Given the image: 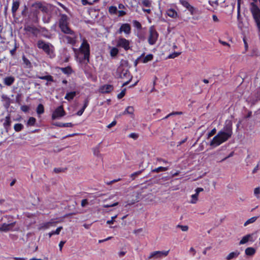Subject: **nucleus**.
<instances>
[{
	"mask_svg": "<svg viewBox=\"0 0 260 260\" xmlns=\"http://www.w3.org/2000/svg\"><path fill=\"white\" fill-rule=\"evenodd\" d=\"M232 136L228 134L223 132V131H220L211 141L210 145L214 147L218 146L226 142Z\"/></svg>",
	"mask_w": 260,
	"mask_h": 260,
	"instance_id": "nucleus-1",
	"label": "nucleus"
},
{
	"mask_svg": "<svg viewBox=\"0 0 260 260\" xmlns=\"http://www.w3.org/2000/svg\"><path fill=\"white\" fill-rule=\"evenodd\" d=\"M69 18L65 14H61L60 18L58 21V26L63 33H69L72 32V29L69 26Z\"/></svg>",
	"mask_w": 260,
	"mask_h": 260,
	"instance_id": "nucleus-2",
	"label": "nucleus"
},
{
	"mask_svg": "<svg viewBox=\"0 0 260 260\" xmlns=\"http://www.w3.org/2000/svg\"><path fill=\"white\" fill-rule=\"evenodd\" d=\"M79 50L80 53L84 55L83 59L86 61V63H88L90 56V46L86 40H83Z\"/></svg>",
	"mask_w": 260,
	"mask_h": 260,
	"instance_id": "nucleus-3",
	"label": "nucleus"
},
{
	"mask_svg": "<svg viewBox=\"0 0 260 260\" xmlns=\"http://www.w3.org/2000/svg\"><path fill=\"white\" fill-rule=\"evenodd\" d=\"M37 47L42 49L47 55H51L53 53L52 48L53 46L49 43H46L43 40H39L37 42Z\"/></svg>",
	"mask_w": 260,
	"mask_h": 260,
	"instance_id": "nucleus-4",
	"label": "nucleus"
},
{
	"mask_svg": "<svg viewBox=\"0 0 260 260\" xmlns=\"http://www.w3.org/2000/svg\"><path fill=\"white\" fill-rule=\"evenodd\" d=\"M158 38V33L155 29L153 25L151 26L149 28V36L148 42L149 45H153L155 44Z\"/></svg>",
	"mask_w": 260,
	"mask_h": 260,
	"instance_id": "nucleus-5",
	"label": "nucleus"
},
{
	"mask_svg": "<svg viewBox=\"0 0 260 260\" xmlns=\"http://www.w3.org/2000/svg\"><path fill=\"white\" fill-rule=\"evenodd\" d=\"M5 218L7 219L8 220L9 223H3L1 226H0V232H8L9 231H11L14 225L16 224L15 221H13V216L11 215H6Z\"/></svg>",
	"mask_w": 260,
	"mask_h": 260,
	"instance_id": "nucleus-6",
	"label": "nucleus"
},
{
	"mask_svg": "<svg viewBox=\"0 0 260 260\" xmlns=\"http://www.w3.org/2000/svg\"><path fill=\"white\" fill-rule=\"evenodd\" d=\"M66 35H64L62 36V40L64 42H66L67 44H71L73 46H74L76 42L77 39V35L76 32L72 30V32H70L69 33H64Z\"/></svg>",
	"mask_w": 260,
	"mask_h": 260,
	"instance_id": "nucleus-7",
	"label": "nucleus"
},
{
	"mask_svg": "<svg viewBox=\"0 0 260 260\" xmlns=\"http://www.w3.org/2000/svg\"><path fill=\"white\" fill-rule=\"evenodd\" d=\"M169 252L167 251H155L150 253L149 256L146 258V260H149L151 258L157 259L167 256Z\"/></svg>",
	"mask_w": 260,
	"mask_h": 260,
	"instance_id": "nucleus-8",
	"label": "nucleus"
},
{
	"mask_svg": "<svg viewBox=\"0 0 260 260\" xmlns=\"http://www.w3.org/2000/svg\"><path fill=\"white\" fill-rule=\"evenodd\" d=\"M66 115V112L63 109L62 106H60L55 109L52 114V119L55 120L64 116Z\"/></svg>",
	"mask_w": 260,
	"mask_h": 260,
	"instance_id": "nucleus-9",
	"label": "nucleus"
},
{
	"mask_svg": "<svg viewBox=\"0 0 260 260\" xmlns=\"http://www.w3.org/2000/svg\"><path fill=\"white\" fill-rule=\"evenodd\" d=\"M117 46L123 48L125 50L127 51L129 49V42L123 38H119L117 41Z\"/></svg>",
	"mask_w": 260,
	"mask_h": 260,
	"instance_id": "nucleus-10",
	"label": "nucleus"
},
{
	"mask_svg": "<svg viewBox=\"0 0 260 260\" xmlns=\"http://www.w3.org/2000/svg\"><path fill=\"white\" fill-rule=\"evenodd\" d=\"M223 132L228 134L231 136L233 135V122L231 120H226L225 122L223 129Z\"/></svg>",
	"mask_w": 260,
	"mask_h": 260,
	"instance_id": "nucleus-11",
	"label": "nucleus"
},
{
	"mask_svg": "<svg viewBox=\"0 0 260 260\" xmlns=\"http://www.w3.org/2000/svg\"><path fill=\"white\" fill-rule=\"evenodd\" d=\"M118 34L124 32L125 35H129L131 33V26L129 23H122L117 31Z\"/></svg>",
	"mask_w": 260,
	"mask_h": 260,
	"instance_id": "nucleus-12",
	"label": "nucleus"
},
{
	"mask_svg": "<svg viewBox=\"0 0 260 260\" xmlns=\"http://www.w3.org/2000/svg\"><path fill=\"white\" fill-rule=\"evenodd\" d=\"M240 2L241 0H237V19H238V27L242 30L244 27V24L243 22V18L240 14Z\"/></svg>",
	"mask_w": 260,
	"mask_h": 260,
	"instance_id": "nucleus-13",
	"label": "nucleus"
},
{
	"mask_svg": "<svg viewBox=\"0 0 260 260\" xmlns=\"http://www.w3.org/2000/svg\"><path fill=\"white\" fill-rule=\"evenodd\" d=\"M116 73L117 78H123L129 74V72L127 70H124L123 66H119L117 68Z\"/></svg>",
	"mask_w": 260,
	"mask_h": 260,
	"instance_id": "nucleus-14",
	"label": "nucleus"
},
{
	"mask_svg": "<svg viewBox=\"0 0 260 260\" xmlns=\"http://www.w3.org/2000/svg\"><path fill=\"white\" fill-rule=\"evenodd\" d=\"M32 7L36 10H40L44 13H47L48 11V8L43 5L41 2H37L32 5Z\"/></svg>",
	"mask_w": 260,
	"mask_h": 260,
	"instance_id": "nucleus-15",
	"label": "nucleus"
},
{
	"mask_svg": "<svg viewBox=\"0 0 260 260\" xmlns=\"http://www.w3.org/2000/svg\"><path fill=\"white\" fill-rule=\"evenodd\" d=\"M114 89L113 85L111 84H106L100 87L99 91L102 93H108L111 92Z\"/></svg>",
	"mask_w": 260,
	"mask_h": 260,
	"instance_id": "nucleus-16",
	"label": "nucleus"
},
{
	"mask_svg": "<svg viewBox=\"0 0 260 260\" xmlns=\"http://www.w3.org/2000/svg\"><path fill=\"white\" fill-rule=\"evenodd\" d=\"M204 190V189L202 187H198L196 189V193L191 195V200L190 201V203L191 204H196L198 200L199 194L200 192H202Z\"/></svg>",
	"mask_w": 260,
	"mask_h": 260,
	"instance_id": "nucleus-17",
	"label": "nucleus"
},
{
	"mask_svg": "<svg viewBox=\"0 0 260 260\" xmlns=\"http://www.w3.org/2000/svg\"><path fill=\"white\" fill-rule=\"evenodd\" d=\"M56 222L54 221L53 219H51L49 221L43 223L41 224L40 230H46L49 229L51 226L55 225Z\"/></svg>",
	"mask_w": 260,
	"mask_h": 260,
	"instance_id": "nucleus-18",
	"label": "nucleus"
},
{
	"mask_svg": "<svg viewBox=\"0 0 260 260\" xmlns=\"http://www.w3.org/2000/svg\"><path fill=\"white\" fill-rule=\"evenodd\" d=\"M20 6L19 0H13L12 6V13L13 16H15L17 11L18 10Z\"/></svg>",
	"mask_w": 260,
	"mask_h": 260,
	"instance_id": "nucleus-19",
	"label": "nucleus"
},
{
	"mask_svg": "<svg viewBox=\"0 0 260 260\" xmlns=\"http://www.w3.org/2000/svg\"><path fill=\"white\" fill-rule=\"evenodd\" d=\"M89 102V100L88 98H86L84 100V105H83L82 108L76 113L77 115L81 116L83 114L85 109L88 106Z\"/></svg>",
	"mask_w": 260,
	"mask_h": 260,
	"instance_id": "nucleus-20",
	"label": "nucleus"
},
{
	"mask_svg": "<svg viewBox=\"0 0 260 260\" xmlns=\"http://www.w3.org/2000/svg\"><path fill=\"white\" fill-rule=\"evenodd\" d=\"M15 80V78L13 76H8L4 79V83L5 85L10 86L14 83Z\"/></svg>",
	"mask_w": 260,
	"mask_h": 260,
	"instance_id": "nucleus-21",
	"label": "nucleus"
},
{
	"mask_svg": "<svg viewBox=\"0 0 260 260\" xmlns=\"http://www.w3.org/2000/svg\"><path fill=\"white\" fill-rule=\"evenodd\" d=\"M57 68L60 70L63 74L67 75H70L73 73V70L70 66H68L65 68L58 67Z\"/></svg>",
	"mask_w": 260,
	"mask_h": 260,
	"instance_id": "nucleus-22",
	"label": "nucleus"
},
{
	"mask_svg": "<svg viewBox=\"0 0 260 260\" xmlns=\"http://www.w3.org/2000/svg\"><path fill=\"white\" fill-rule=\"evenodd\" d=\"M2 99L4 102L5 107L6 108L9 107L11 103V99L7 95L3 94L2 95Z\"/></svg>",
	"mask_w": 260,
	"mask_h": 260,
	"instance_id": "nucleus-23",
	"label": "nucleus"
},
{
	"mask_svg": "<svg viewBox=\"0 0 260 260\" xmlns=\"http://www.w3.org/2000/svg\"><path fill=\"white\" fill-rule=\"evenodd\" d=\"M11 124V116L10 115H7L5 117V122H4V126L6 129H8Z\"/></svg>",
	"mask_w": 260,
	"mask_h": 260,
	"instance_id": "nucleus-24",
	"label": "nucleus"
},
{
	"mask_svg": "<svg viewBox=\"0 0 260 260\" xmlns=\"http://www.w3.org/2000/svg\"><path fill=\"white\" fill-rule=\"evenodd\" d=\"M239 254L240 252L238 251V250L232 252L227 255V256L226 257V259L230 260L234 258H236L238 257Z\"/></svg>",
	"mask_w": 260,
	"mask_h": 260,
	"instance_id": "nucleus-25",
	"label": "nucleus"
},
{
	"mask_svg": "<svg viewBox=\"0 0 260 260\" xmlns=\"http://www.w3.org/2000/svg\"><path fill=\"white\" fill-rule=\"evenodd\" d=\"M76 91H71L69 92H67L64 97V99L69 101H70L73 100V99L76 96Z\"/></svg>",
	"mask_w": 260,
	"mask_h": 260,
	"instance_id": "nucleus-26",
	"label": "nucleus"
},
{
	"mask_svg": "<svg viewBox=\"0 0 260 260\" xmlns=\"http://www.w3.org/2000/svg\"><path fill=\"white\" fill-rule=\"evenodd\" d=\"M245 254L248 256H252L255 253V249L253 247H248L245 249Z\"/></svg>",
	"mask_w": 260,
	"mask_h": 260,
	"instance_id": "nucleus-27",
	"label": "nucleus"
},
{
	"mask_svg": "<svg viewBox=\"0 0 260 260\" xmlns=\"http://www.w3.org/2000/svg\"><path fill=\"white\" fill-rule=\"evenodd\" d=\"M141 5L144 7H152V1L150 0H142L141 1Z\"/></svg>",
	"mask_w": 260,
	"mask_h": 260,
	"instance_id": "nucleus-28",
	"label": "nucleus"
},
{
	"mask_svg": "<svg viewBox=\"0 0 260 260\" xmlns=\"http://www.w3.org/2000/svg\"><path fill=\"white\" fill-rule=\"evenodd\" d=\"M36 77L40 79L46 80L49 82H53V77L50 75L44 76H37Z\"/></svg>",
	"mask_w": 260,
	"mask_h": 260,
	"instance_id": "nucleus-29",
	"label": "nucleus"
},
{
	"mask_svg": "<svg viewBox=\"0 0 260 260\" xmlns=\"http://www.w3.org/2000/svg\"><path fill=\"white\" fill-rule=\"evenodd\" d=\"M24 30H25L26 31L30 32L32 34H34L38 30V29L36 27L34 26L27 25L24 27Z\"/></svg>",
	"mask_w": 260,
	"mask_h": 260,
	"instance_id": "nucleus-30",
	"label": "nucleus"
},
{
	"mask_svg": "<svg viewBox=\"0 0 260 260\" xmlns=\"http://www.w3.org/2000/svg\"><path fill=\"white\" fill-rule=\"evenodd\" d=\"M108 12L111 15H115L117 13L118 10L116 6H111L109 7Z\"/></svg>",
	"mask_w": 260,
	"mask_h": 260,
	"instance_id": "nucleus-31",
	"label": "nucleus"
},
{
	"mask_svg": "<svg viewBox=\"0 0 260 260\" xmlns=\"http://www.w3.org/2000/svg\"><path fill=\"white\" fill-rule=\"evenodd\" d=\"M56 125L57 126H59L60 127H73L74 126V124H72L71 122H68V123H62V122H58L56 124Z\"/></svg>",
	"mask_w": 260,
	"mask_h": 260,
	"instance_id": "nucleus-32",
	"label": "nucleus"
},
{
	"mask_svg": "<svg viewBox=\"0 0 260 260\" xmlns=\"http://www.w3.org/2000/svg\"><path fill=\"white\" fill-rule=\"evenodd\" d=\"M36 112L39 115L42 114L44 113V107L43 104H40L38 105L36 109Z\"/></svg>",
	"mask_w": 260,
	"mask_h": 260,
	"instance_id": "nucleus-33",
	"label": "nucleus"
},
{
	"mask_svg": "<svg viewBox=\"0 0 260 260\" xmlns=\"http://www.w3.org/2000/svg\"><path fill=\"white\" fill-rule=\"evenodd\" d=\"M167 15L170 17L175 18L177 16V13L175 10L170 9L167 11Z\"/></svg>",
	"mask_w": 260,
	"mask_h": 260,
	"instance_id": "nucleus-34",
	"label": "nucleus"
},
{
	"mask_svg": "<svg viewBox=\"0 0 260 260\" xmlns=\"http://www.w3.org/2000/svg\"><path fill=\"white\" fill-rule=\"evenodd\" d=\"M251 237V235L250 234H248V235L244 236L242 238V239L240 240L239 244L240 245L245 244L249 240V239Z\"/></svg>",
	"mask_w": 260,
	"mask_h": 260,
	"instance_id": "nucleus-35",
	"label": "nucleus"
},
{
	"mask_svg": "<svg viewBox=\"0 0 260 260\" xmlns=\"http://www.w3.org/2000/svg\"><path fill=\"white\" fill-rule=\"evenodd\" d=\"M153 58V55L152 54L147 55L142 60L143 63H147L148 61H151Z\"/></svg>",
	"mask_w": 260,
	"mask_h": 260,
	"instance_id": "nucleus-36",
	"label": "nucleus"
},
{
	"mask_svg": "<svg viewBox=\"0 0 260 260\" xmlns=\"http://www.w3.org/2000/svg\"><path fill=\"white\" fill-rule=\"evenodd\" d=\"M134 112V107L132 106H128L124 111L123 114L124 115L128 114H133Z\"/></svg>",
	"mask_w": 260,
	"mask_h": 260,
	"instance_id": "nucleus-37",
	"label": "nucleus"
},
{
	"mask_svg": "<svg viewBox=\"0 0 260 260\" xmlns=\"http://www.w3.org/2000/svg\"><path fill=\"white\" fill-rule=\"evenodd\" d=\"M168 170V167H159L152 170V172L158 173L162 171H166Z\"/></svg>",
	"mask_w": 260,
	"mask_h": 260,
	"instance_id": "nucleus-38",
	"label": "nucleus"
},
{
	"mask_svg": "<svg viewBox=\"0 0 260 260\" xmlns=\"http://www.w3.org/2000/svg\"><path fill=\"white\" fill-rule=\"evenodd\" d=\"M62 229V226H59L56 229L55 231H52L48 234L49 237H51L53 235L59 234L61 230Z\"/></svg>",
	"mask_w": 260,
	"mask_h": 260,
	"instance_id": "nucleus-39",
	"label": "nucleus"
},
{
	"mask_svg": "<svg viewBox=\"0 0 260 260\" xmlns=\"http://www.w3.org/2000/svg\"><path fill=\"white\" fill-rule=\"evenodd\" d=\"M22 60L24 64L25 65V67L27 68H31V63L30 61L24 56H22Z\"/></svg>",
	"mask_w": 260,
	"mask_h": 260,
	"instance_id": "nucleus-40",
	"label": "nucleus"
},
{
	"mask_svg": "<svg viewBox=\"0 0 260 260\" xmlns=\"http://www.w3.org/2000/svg\"><path fill=\"white\" fill-rule=\"evenodd\" d=\"M257 219V217L256 216H254V217H252L249 219H248L244 224V226H247V225H248L249 224H250V223H252L253 222H254L256 219Z\"/></svg>",
	"mask_w": 260,
	"mask_h": 260,
	"instance_id": "nucleus-41",
	"label": "nucleus"
},
{
	"mask_svg": "<svg viewBox=\"0 0 260 260\" xmlns=\"http://www.w3.org/2000/svg\"><path fill=\"white\" fill-rule=\"evenodd\" d=\"M23 127V125L21 123H16L14 126V130L17 132H20Z\"/></svg>",
	"mask_w": 260,
	"mask_h": 260,
	"instance_id": "nucleus-42",
	"label": "nucleus"
},
{
	"mask_svg": "<svg viewBox=\"0 0 260 260\" xmlns=\"http://www.w3.org/2000/svg\"><path fill=\"white\" fill-rule=\"evenodd\" d=\"M119 50L116 47H113L110 50V55L112 57L116 56L118 53Z\"/></svg>",
	"mask_w": 260,
	"mask_h": 260,
	"instance_id": "nucleus-43",
	"label": "nucleus"
},
{
	"mask_svg": "<svg viewBox=\"0 0 260 260\" xmlns=\"http://www.w3.org/2000/svg\"><path fill=\"white\" fill-rule=\"evenodd\" d=\"M36 122V119L33 117H30L27 122V124L29 126H34Z\"/></svg>",
	"mask_w": 260,
	"mask_h": 260,
	"instance_id": "nucleus-44",
	"label": "nucleus"
},
{
	"mask_svg": "<svg viewBox=\"0 0 260 260\" xmlns=\"http://www.w3.org/2000/svg\"><path fill=\"white\" fill-rule=\"evenodd\" d=\"M133 25L135 27H136L138 29H142V25L140 22L138 21L135 20L133 21Z\"/></svg>",
	"mask_w": 260,
	"mask_h": 260,
	"instance_id": "nucleus-45",
	"label": "nucleus"
},
{
	"mask_svg": "<svg viewBox=\"0 0 260 260\" xmlns=\"http://www.w3.org/2000/svg\"><path fill=\"white\" fill-rule=\"evenodd\" d=\"M187 10L189 11L191 15H193L197 13V10L194 7L190 5V6L187 9Z\"/></svg>",
	"mask_w": 260,
	"mask_h": 260,
	"instance_id": "nucleus-46",
	"label": "nucleus"
},
{
	"mask_svg": "<svg viewBox=\"0 0 260 260\" xmlns=\"http://www.w3.org/2000/svg\"><path fill=\"white\" fill-rule=\"evenodd\" d=\"M181 4L187 9L190 6V4L186 0L180 1Z\"/></svg>",
	"mask_w": 260,
	"mask_h": 260,
	"instance_id": "nucleus-47",
	"label": "nucleus"
},
{
	"mask_svg": "<svg viewBox=\"0 0 260 260\" xmlns=\"http://www.w3.org/2000/svg\"><path fill=\"white\" fill-rule=\"evenodd\" d=\"M143 171V170L134 172V173L132 174L131 175V177L132 178V180H134L135 178L138 176V175H140L142 172Z\"/></svg>",
	"mask_w": 260,
	"mask_h": 260,
	"instance_id": "nucleus-48",
	"label": "nucleus"
},
{
	"mask_svg": "<svg viewBox=\"0 0 260 260\" xmlns=\"http://www.w3.org/2000/svg\"><path fill=\"white\" fill-rule=\"evenodd\" d=\"M125 92H126V89L124 88L123 90H121V91L119 94H118L117 98L118 99H122L125 95Z\"/></svg>",
	"mask_w": 260,
	"mask_h": 260,
	"instance_id": "nucleus-49",
	"label": "nucleus"
},
{
	"mask_svg": "<svg viewBox=\"0 0 260 260\" xmlns=\"http://www.w3.org/2000/svg\"><path fill=\"white\" fill-rule=\"evenodd\" d=\"M67 170L66 168H55L54 169V172L55 173H59L60 172H65V171Z\"/></svg>",
	"mask_w": 260,
	"mask_h": 260,
	"instance_id": "nucleus-50",
	"label": "nucleus"
},
{
	"mask_svg": "<svg viewBox=\"0 0 260 260\" xmlns=\"http://www.w3.org/2000/svg\"><path fill=\"white\" fill-rule=\"evenodd\" d=\"M254 194L256 197L257 199L259 198V194H260V187H256L254 190Z\"/></svg>",
	"mask_w": 260,
	"mask_h": 260,
	"instance_id": "nucleus-51",
	"label": "nucleus"
},
{
	"mask_svg": "<svg viewBox=\"0 0 260 260\" xmlns=\"http://www.w3.org/2000/svg\"><path fill=\"white\" fill-rule=\"evenodd\" d=\"M208 3L213 7L216 8L218 6V2L217 1H209Z\"/></svg>",
	"mask_w": 260,
	"mask_h": 260,
	"instance_id": "nucleus-52",
	"label": "nucleus"
},
{
	"mask_svg": "<svg viewBox=\"0 0 260 260\" xmlns=\"http://www.w3.org/2000/svg\"><path fill=\"white\" fill-rule=\"evenodd\" d=\"M180 54V52H175L173 53L170 54L168 58H174L177 56H178Z\"/></svg>",
	"mask_w": 260,
	"mask_h": 260,
	"instance_id": "nucleus-53",
	"label": "nucleus"
},
{
	"mask_svg": "<svg viewBox=\"0 0 260 260\" xmlns=\"http://www.w3.org/2000/svg\"><path fill=\"white\" fill-rule=\"evenodd\" d=\"M118 204V202H115L113 204H104L103 207L104 208L112 207H114V206L117 205Z\"/></svg>",
	"mask_w": 260,
	"mask_h": 260,
	"instance_id": "nucleus-54",
	"label": "nucleus"
},
{
	"mask_svg": "<svg viewBox=\"0 0 260 260\" xmlns=\"http://www.w3.org/2000/svg\"><path fill=\"white\" fill-rule=\"evenodd\" d=\"M177 227L179 228L183 232H186L188 230L187 225H178Z\"/></svg>",
	"mask_w": 260,
	"mask_h": 260,
	"instance_id": "nucleus-55",
	"label": "nucleus"
},
{
	"mask_svg": "<svg viewBox=\"0 0 260 260\" xmlns=\"http://www.w3.org/2000/svg\"><path fill=\"white\" fill-rule=\"evenodd\" d=\"M81 3L83 6L93 5L92 2H88V0H81Z\"/></svg>",
	"mask_w": 260,
	"mask_h": 260,
	"instance_id": "nucleus-56",
	"label": "nucleus"
},
{
	"mask_svg": "<svg viewBox=\"0 0 260 260\" xmlns=\"http://www.w3.org/2000/svg\"><path fill=\"white\" fill-rule=\"evenodd\" d=\"M29 109V108L27 105H23L21 107V110L24 112H27Z\"/></svg>",
	"mask_w": 260,
	"mask_h": 260,
	"instance_id": "nucleus-57",
	"label": "nucleus"
},
{
	"mask_svg": "<svg viewBox=\"0 0 260 260\" xmlns=\"http://www.w3.org/2000/svg\"><path fill=\"white\" fill-rule=\"evenodd\" d=\"M216 130L215 128L212 129L208 134V138H210L215 134Z\"/></svg>",
	"mask_w": 260,
	"mask_h": 260,
	"instance_id": "nucleus-58",
	"label": "nucleus"
},
{
	"mask_svg": "<svg viewBox=\"0 0 260 260\" xmlns=\"http://www.w3.org/2000/svg\"><path fill=\"white\" fill-rule=\"evenodd\" d=\"M118 17H123L126 14V12L123 10H119L117 12Z\"/></svg>",
	"mask_w": 260,
	"mask_h": 260,
	"instance_id": "nucleus-59",
	"label": "nucleus"
},
{
	"mask_svg": "<svg viewBox=\"0 0 260 260\" xmlns=\"http://www.w3.org/2000/svg\"><path fill=\"white\" fill-rule=\"evenodd\" d=\"M88 202L87 199H83L81 201V205L82 207H85L87 205H88Z\"/></svg>",
	"mask_w": 260,
	"mask_h": 260,
	"instance_id": "nucleus-60",
	"label": "nucleus"
},
{
	"mask_svg": "<svg viewBox=\"0 0 260 260\" xmlns=\"http://www.w3.org/2000/svg\"><path fill=\"white\" fill-rule=\"evenodd\" d=\"M129 137L136 140L138 138V135L134 133H131L129 134Z\"/></svg>",
	"mask_w": 260,
	"mask_h": 260,
	"instance_id": "nucleus-61",
	"label": "nucleus"
},
{
	"mask_svg": "<svg viewBox=\"0 0 260 260\" xmlns=\"http://www.w3.org/2000/svg\"><path fill=\"white\" fill-rule=\"evenodd\" d=\"M117 123V121L116 120H113L111 123H110L109 124H108L107 127L108 128H110L111 127H112L113 126H115Z\"/></svg>",
	"mask_w": 260,
	"mask_h": 260,
	"instance_id": "nucleus-62",
	"label": "nucleus"
},
{
	"mask_svg": "<svg viewBox=\"0 0 260 260\" xmlns=\"http://www.w3.org/2000/svg\"><path fill=\"white\" fill-rule=\"evenodd\" d=\"M116 218V216H114L112 217L111 219L107 221V223L108 224H113L115 220V219Z\"/></svg>",
	"mask_w": 260,
	"mask_h": 260,
	"instance_id": "nucleus-63",
	"label": "nucleus"
},
{
	"mask_svg": "<svg viewBox=\"0 0 260 260\" xmlns=\"http://www.w3.org/2000/svg\"><path fill=\"white\" fill-rule=\"evenodd\" d=\"M243 42L244 44V47H245V51L246 52L248 50V43H247L246 40L245 38H243Z\"/></svg>",
	"mask_w": 260,
	"mask_h": 260,
	"instance_id": "nucleus-64",
	"label": "nucleus"
}]
</instances>
